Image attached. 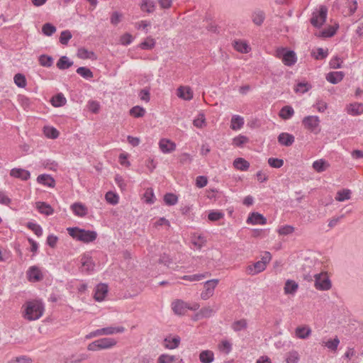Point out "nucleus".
<instances>
[{
  "instance_id": "1",
  "label": "nucleus",
  "mask_w": 363,
  "mask_h": 363,
  "mask_svg": "<svg viewBox=\"0 0 363 363\" xmlns=\"http://www.w3.org/2000/svg\"><path fill=\"white\" fill-rule=\"evenodd\" d=\"M67 230L72 238L84 243L93 242L97 238V233L94 230H86L78 227L67 228Z\"/></svg>"
},
{
  "instance_id": "2",
  "label": "nucleus",
  "mask_w": 363,
  "mask_h": 363,
  "mask_svg": "<svg viewBox=\"0 0 363 363\" xmlns=\"http://www.w3.org/2000/svg\"><path fill=\"white\" fill-rule=\"evenodd\" d=\"M44 306L38 301H30L26 308V318L29 320L39 319L43 314Z\"/></svg>"
},
{
  "instance_id": "3",
  "label": "nucleus",
  "mask_w": 363,
  "mask_h": 363,
  "mask_svg": "<svg viewBox=\"0 0 363 363\" xmlns=\"http://www.w3.org/2000/svg\"><path fill=\"white\" fill-rule=\"evenodd\" d=\"M328 14V8L322 5L319 7V11L313 13L311 18V23L315 28H320L326 21Z\"/></svg>"
},
{
  "instance_id": "4",
  "label": "nucleus",
  "mask_w": 363,
  "mask_h": 363,
  "mask_svg": "<svg viewBox=\"0 0 363 363\" xmlns=\"http://www.w3.org/2000/svg\"><path fill=\"white\" fill-rule=\"evenodd\" d=\"M313 277L315 278L314 285L317 289L326 291L331 288V281L327 275L323 274H315Z\"/></svg>"
},
{
  "instance_id": "5",
  "label": "nucleus",
  "mask_w": 363,
  "mask_h": 363,
  "mask_svg": "<svg viewBox=\"0 0 363 363\" xmlns=\"http://www.w3.org/2000/svg\"><path fill=\"white\" fill-rule=\"evenodd\" d=\"M278 55L281 58L283 63L286 66H292L296 62V55L293 50H286L282 48L278 51Z\"/></svg>"
},
{
  "instance_id": "6",
  "label": "nucleus",
  "mask_w": 363,
  "mask_h": 363,
  "mask_svg": "<svg viewBox=\"0 0 363 363\" xmlns=\"http://www.w3.org/2000/svg\"><path fill=\"white\" fill-rule=\"evenodd\" d=\"M302 123L304 127L311 132L318 133L320 130H317L319 127L320 119L317 116H308L303 118Z\"/></svg>"
},
{
  "instance_id": "7",
  "label": "nucleus",
  "mask_w": 363,
  "mask_h": 363,
  "mask_svg": "<svg viewBox=\"0 0 363 363\" xmlns=\"http://www.w3.org/2000/svg\"><path fill=\"white\" fill-rule=\"evenodd\" d=\"M218 281V279H213L208 280L204 283L205 290L201 293V298L203 300H206L213 296L214 289L216 287Z\"/></svg>"
},
{
  "instance_id": "8",
  "label": "nucleus",
  "mask_w": 363,
  "mask_h": 363,
  "mask_svg": "<svg viewBox=\"0 0 363 363\" xmlns=\"http://www.w3.org/2000/svg\"><path fill=\"white\" fill-rule=\"evenodd\" d=\"M246 222L252 225H264L267 223V218L259 213L252 212L249 215Z\"/></svg>"
},
{
  "instance_id": "9",
  "label": "nucleus",
  "mask_w": 363,
  "mask_h": 363,
  "mask_svg": "<svg viewBox=\"0 0 363 363\" xmlns=\"http://www.w3.org/2000/svg\"><path fill=\"white\" fill-rule=\"evenodd\" d=\"M172 308L174 313L184 315L189 310V304L182 300H177L172 303Z\"/></svg>"
},
{
  "instance_id": "10",
  "label": "nucleus",
  "mask_w": 363,
  "mask_h": 363,
  "mask_svg": "<svg viewBox=\"0 0 363 363\" xmlns=\"http://www.w3.org/2000/svg\"><path fill=\"white\" fill-rule=\"evenodd\" d=\"M10 175L13 177L21 179L23 181H26L30 178V173L24 169L13 168L11 170Z\"/></svg>"
},
{
  "instance_id": "11",
  "label": "nucleus",
  "mask_w": 363,
  "mask_h": 363,
  "mask_svg": "<svg viewBox=\"0 0 363 363\" xmlns=\"http://www.w3.org/2000/svg\"><path fill=\"white\" fill-rule=\"evenodd\" d=\"M159 146L163 153H170L175 150L176 144L167 139H161Z\"/></svg>"
},
{
  "instance_id": "12",
  "label": "nucleus",
  "mask_w": 363,
  "mask_h": 363,
  "mask_svg": "<svg viewBox=\"0 0 363 363\" xmlns=\"http://www.w3.org/2000/svg\"><path fill=\"white\" fill-rule=\"evenodd\" d=\"M252 21L257 26H260L266 18V14L264 11L257 9L252 13Z\"/></svg>"
},
{
  "instance_id": "13",
  "label": "nucleus",
  "mask_w": 363,
  "mask_h": 363,
  "mask_svg": "<svg viewBox=\"0 0 363 363\" xmlns=\"http://www.w3.org/2000/svg\"><path fill=\"white\" fill-rule=\"evenodd\" d=\"M107 293L108 286L104 284H100L96 288L94 298L96 301H101L104 299Z\"/></svg>"
},
{
  "instance_id": "14",
  "label": "nucleus",
  "mask_w": 363,
  "mask_h": 363,
  "mask_svg": "<svg viewBox=\"0 0 363 363\" xmlns=\"http://www.w3.org/2000/svg\"><path fill=\"white\" fill-rule=\"evenodd\" d=\"M295 140V138L293 135L288 133H281L278 136V142L284 146H291Z\"/></svg>"
},
{
  "instance_id": "15",
  "label": "nucleus",
  "mask_w": 363,
  "mask_h": 363,
  "mask_svg": "<svg viewBox=\"0 0 363 363\" xmlns=\"http://www.w3.org/2000/svg\"><path fill=\"white\" fill-rule=\"evenodd\" d=\"M77 56L82 60H96L97 57L94 52L88 50L85 48H80L77 50Z\"/></svg>"
},
{
  "instance_id": "16",
  "label": "nucleus",
  "mask_w": 363,
  "mask_h": 363,
  "mask_svg": "<svg viewBox=\"0 0 363 363\" xmlns=\"http://www.w3.org/2000/svg\"><path fill=\"white\" fill-rule=\"evenodd\" d=\"M71 209L72 210L74 215L79 217H84L88 213L87 208L84 204L79 202L74 203L71 206Z\"/></svg>"
},
{
  "instance_id": "17",
  "label": "nucleus",
  "mask_w": 363,
  "mask_h": 363,
  "mask_svg": "<svg viewBox=\"0 0 363 363\" xmlns=\"http://www.w3.org/2000/svg\"><path fill=\"white\" fill-rule=\"evenodd\" d=\"M345 77L343 72H330L326 75L328 82L333 84H336L341 82Z\"/></svg>"
},
{
  "instance_id": "18",
  "label": "nucleus",
  "mask_w": 363,
  "mask_h": 363,
  "mask_svg": "<svg viewBox=\"0 0 363 363\" xmlns=\"http://www.w3.org/2000/svg\"><path fill=\"white\" fill-rule=\"evenodd\" d=\"M265 265L263 262H256L252 265H249L247 267V272L249 274L255 275L259 272H263L265 269Z\"/></svg>"
},
{
  "instance_id": "19",
  "label": "nucleus",
  "mask_w": 363,
  "mask_h": 363,
  "mask_svg": "<svg viewBox=\"0 0 363 363\" xmlns=\"http://www.w3.org/2000/svg\"><path fill=\"white\" fill-rule=\"evenodd\" d=\"M27 275L29 280H33L35 281H38L43 278L40 270L36 266L30 267L27 272Z\"/></svg>"
},
{
  "instance_id": "20",
  "label": "nucleus",
  "mask_w": 363,
  "mask_h": 363,
  "mask_svg": "<svg viewBox=\"0 0 363 363\" xmlns=\"http://www.w3.org/2000/svg\"><path fill=\"white\" fill-rule=\"evenodd\" d=\"M37 182L49 187H54L55 184V179L50 174H40L37 177Z\"/></svg>"
},
{
  "instance_id": "21",
  "label": "nucleus",
  "mask_w": 363,
  "mask_h": 363,
  "mask_svg": "<svg viewBox=\"0 0 363 363\" xmlns=\"http://www.w3.org/2000/svg\"><path fill=\"white\" fill-rule=\"evenodd\" d=\"M36 208L40 213L46 216H50L54 213L53 208L50 205L45 202L38 201L36 203Z\"/></svg>"
},
{
  "instance_id": "22",
  "label": "nucleus",
  "mask_w": 363,
  "mask_h": 363,
  "mask_svg": "<svg viewBox=\"0 0 363 363\" xmlns=\"http://www.w3.org/2000/svg\"><path fill=\"white\" fill-rule=\"evenodd\" d=\"M101 333V335H109L115 333H121L125 331V328L123 326L119 327H106L101 329H99Z\"/></svg>"
},
{
  "instance_id": "23",
  "label": "nucleus",
  "mask_w": 363,
  "mask_h": 363,
  "mask_svg": "<svg viewBox=\"0 0 363 363\" xmlns=\"http://www.w3.org/2000/svg\"><path fill=\"white\" fill-rule=\"evenodd\" d=\"M312 166L317 172L321 173L325 171L330 167V164L326 160L320 159L314 161Z\"/></svg>"
},
{
  "instance_id": "24",
  "label": "nucleus",
  "mask_w": 363,
  "mask_h": 363,
  "mask_svg": "<svg viewBox=\"0 0 363 363\" xmlns=\"http://www.w3.org/2000/svg\"><path fill=\"white\" fill-rule=\"evenodd\" d=\"M73 64V61L69 60L68 57L64 55L60 57L56 65L59 69L65 70L72 67Z\"/></svg>"
},
{
  "instance_id": "25",
  "label": "nucleus",
  "mask_w": 363,
  "mask_h": 363,
  "mask_svg": "<svg viewBox=\"0 0 363 363\" xmlns=\"http://www.w3.org/2000/svg\"><path fill=\"white\" fill-rule=\"evenodd\" d=\"M233 166L238 170L247 171L250 167V162L242 157H238L233 161Z\"/></svg>"
},
{
  "instance_id": "26",
  "label": "nucleus",
  "mask_w": 363,
  "mask_h": 363,
  "mask_svg": "<svg viewBox=\"0 0 363 363\" xmlns=\"http://www.w3.org/2000/svg\"><path fill=\"white\" fill-rule=\"evenodd\" d=\"M298 288V284L293 280L288 279L284 286V293L286 294H294L296 293Z\"/></svg>"
},
{
  "instance_id": "27",
  "label": "nucleus",
  "mask_w": 363,
  "mask_h": 363,
  "mask_svg": "<svg viewBox=\"0 0 363 363\" xmlns=\"http://www.w3.org/2000/svg\"><path fill=\"white\" fill-rule=\"evenodd\" d=\"M294 114V108L291 106H284L279 111V116L284 120L291 118Z\"/></svg>"
},
{
  "instance_id": "28",
  "label": "nucleus",
  "mask_w": 363,
  "mask_h": 363,
  "mask_svg": "<svg viewBox=\"0 0 363 363\" xmlns=\"http://www.w3.org/2000/svg\"><path fill=\"white\" fill-rule=\"evenodd\" d=\"M98 343H99L100 349L105 350L112 347L116 345V341L113 338L109 337H104L98 340Z\"/></svg>"
},
{
  "instance_id": "29",
  "label": "nucleus",
  "mask_w": 363,
  "mask_h": 363,
  "mask_svg": "<svg viewBox=\"0 0 363 363\" xmlns=\"http://www.w3.org/2000/svg\"><path fill=\"white\" fill-rule=\"evenodd\" d=\"M199 359L202 363H211L214 359L213 352L211 350H203L199 354Z\"/></svg>"
},
{
  "instance_id": "30",
  "label": "nucleus",
  "mask_w": 363,
  "mask_h": 363,
  "mask_svg": "<svg viewBox=\"0 0 363 363\" xmlns=\"http://www.w3.org/2000/svg\"><path fill=\"white\" fill-rule=\"evenodd\" d=\"M244 125V119L242 117L235 115L231 118L230 128L233 130H237L240 129Z\"/></svg>"
},
{
  "instance_id": "31",
  "label": "nucleus",
  "mask_w": 363,
  "mask_h": 363,
  "mask_svg": "<svg viewBox=\"0 0 363 363\" xmlns=\"http://www.w3.org/2000/svg\"><path fill=\"white\" fill-rule=\"evenodd\" d=\"M177 95L179 98L185 100H190L193 97V93L191 90L188 87L181 86L178 89Z\"/></svg>"
},
{
  "instance_id": "32",
  "label": "nucleus",
  "mask_w": 363,
  "mask_h": 363,
  "mask_svg": "<svg viewBox=\"0 0 363 363\" xmlns=\"http://www.w3.org/2000/svg\"><path fill=\"white\" fill-rule=\"evenodd\" d=\"M140 9L147 13H152L155 10V2L153 0H143L140 4Z\"/></svg>"
},
{
  "instance_id": "33",
  "label": "nucleus",
  "mask_w": 363,
  "mask_h": 363,
  "mask_svg": "<svg viewBox=\"0 0 363 363\" xmlns=\"http://www.w3.org/2000/svg\"><path fill=\"white\" fill-rule=\"evenodd\" d=\"M247 327V322L246 319H240L235 320L233 323L231 328L235 332H239L246 329Z\"/></svg>"
},
{
  "instance_id": "34",
  "label": "nucleus",
  "mask_w": 363,
  "mask_h": 363,
  "mask_svg": "<svg viewBox=\"0 0 363 363\" xmlns=\"http://www.w3.org/2000/svg\"><path fill=\"white\" fill-rule=\"evenodd\" d=\"M81 262L82 267H84L86 272H89L94 270V264L91 257L84 255L81 259Z\"/></svg>"
},
{
  "instance_id": "35",
  "label": "nucleus",
  "mask_w": 363,
  "mask_h": 363,
  "mask_svg": "<svg viewBox=\"0 0 363 363\" xmlns=\"http://www.w3.org/2000/svg\"><path fill=\"white\" fill-rule=\"evenodd\" d=\"M66 99L62 94H57L52 98L51 103L55 107H60L66 104Z\"/></svg>"
},
{
  "instance_id": "36",
  "label": "nucleus",
  "mask_w": 363,
  "mask_h": 363,
  "mask_svg": "<svg viewBox=\"0 0 363 363\" xmlns=\"http://www.w3.org/2000/svg\"><path fill=\"white\" fill-rule=\"evenodd\" d=\"M295 333L298 338L306 339L311 335V330L308 327H298Z\"/></svg>"
},
{
  "instance_id": "37",
  "label": "nucleus",
  "mask_w": 363,
  "mask_h": 363,
  "mask_svg": "<svg viewBox=\"0 0 363 363\" xmlns=\"http://www.w3.org/2000/svg\"><path fill=\"white\" fill-rule=\"evenodd\" d=\"M210 274L206 273L203 274H196L193 275H184L182 277L183 280L189 281H201L206 278V277L209 276Z\"/></svg>"
},
{
  "instance_id": "38",
  "label": "nucleus",
  "mask_w": 363,
  "mask_h": 363,
  "mask_svg": "<svg viewBox=\"0 0 363 363\" xmlns=\"http://www.w3.org/2000/svg\"><path fill=\"white\" fill-rule=\"evenodd\" d=\"M77 73L86 79L93 77L94 74L91 69L86 67H79L77 69Z\"/></svg>"
},
{
  "instance_id": "39",
  "label": "nucleus",
  "mask_w": 363,
  "mask_h": 363,
  "mask_svg": "<svg viewBox=\"0 0 363 363\" xmlns=\"http://www.w3.org/2000/svg\"><path fill=\"white\" fill-rule=\"evenodd\" d=\"M38 60L40 65L45 67H50L53 64V58L47 55H41Z\"/></svg>"
},
{
  "instance_id": "40",
  "label": "nucleus",
  "mask_w": 363,
  "mask_h": 363,
  "mask_svg": "<svg viewBox=\"0 0 363 363\" xmlns=\"http://www.w3.org/2000/svg\"><path fill=\"white\" fill-rule=\"evenodd\" d=\"M13 80L16 85L20 88H24L27 84L26 77L21 73L15 74Z\"/></svg>"
},
{
  "instance_id": "41",
  "label": "nucleus",
  "mask_w": 363,
  "mask_h": 363,
  "mask_svg": "<svg viewBox=\"0 0 363 363\" xmlns=\"http://www.w3.org/2000/svg\"><path fill=\"white\" fill-rule=\"evenodd\" d=\"M44 134L45 135L51 139H55L59 136L58 130L53 127H45L44 128Z\"/></svg>"
},
{
  "instance_id": "42",
  "label": "nucleus",
  "mask_w": 363,
  "mask_h": 363,
  "mask_svg": "<svg viewBox=\"0 0 363 363\" xmlns=\"http://www.w3.org/2000/svg\"><path fill=\"white\" fill-rule=\"evenodd\" d=\"M350 195H351V191L350 189H343L342 191H339L337 193V196H336L335 199L338 201H344L345 200L350 199Z\"/></svg>"
},
{
  "instance_id": "43",
  "label": "nucleus",
  "mask_w": 363,
  "mask_h": 363,
  "mask_svg": "<svg viewBox=\"0 0 363 363\" xmlns=\"http://www.w3.org/2000/svg\"><path fill=\"white\" fill-rule=\"evenodd\" d=\"M164 341L167 342L166 344V347L168 349L173 350L178 347L180 343V337L179 336H176L172 338L171 340L166 338Z\"/></svg>"
},
{
  "instance_id": "44",
  "label": "nucleus",
  "mask_w": 363,
  "mask_h": 363,
  "mask_svg": "<svg viewBox=\"0 0 363 363\" xmlns=\"http://www.w3.org/2000/svg\"><path fill=\"white\" fill-rule=\"evenodd\" d=\"M42 31L44 35L51 36L56 32V27L50 23H46L43 26Z\"/></svg>"
},
{
  "instance_id": "45",
  "label": "nucleus",
  "mask_w": 363,
  "mask_h": 363,
  "mask_svg": "<svg viewBox=\"0 0 363 363\" xmlns=\"http://www.w3.org/2000/svg\"><path fill=\"white\" fill-rule=\"evenodd\" d=\"M177 196L172 193H167L164 196V201L168 206H173L177 203Z\"/></svg>"
},
{
  "instance_id": "46",
  "label": "nucleus",
  "mask_w": 363,
  "mask_h": 363,
  "mask_svg": "<svg viewBox=\"0 0 363 363\" xmlns=\"http://www.w3.org/2000/svg\"><path fill=\"white\" fill-rule=\"evenodd\" d=\"M145 113V110L139 106H133L130 110V114L135 118L143 117Z\"/></svg>"
},
{
  "instance_id": "47",
  "label": "nucleus",
  "mask_w": 363,
  "mask_h": 363,
  "mask_svg": "<svg viewBox=\"0 0 363 363\" xmlns=\"http://www.w3.org/2000/svg\"><path fill=\"white\" fill-rule=\"evenodd\" d=\"M26 226L28 229L31 230L38 237H40L43 235V229L40 225L32 222H28L27 223Z\"/></svg>"
},
{
  "instance_id": "48",
  "label": "nucleus",
  "mask_w": 363,
  "mask_h": 363,
  "mask_svg": "<svg viewBox=\"0 0 363 363\" xmlns=\"http://www.w3.org/2000/svg\"><path fill=\"white\" fill-rule=\"evenodd\" d=\"M311 88V86L308 82H298L296 84L294 91L297 93L299 92L301 94H304L307 92Z\"/></svg>"
},
{
  "instance_id": "49",
  "label": "nucleus",
  "mask_w": 363,
  "mask_h": 363,
  "mask_svg": "<svg viewBox=\"0 0 363 363\" xmlns=\"http://www.w3.org/2000/svg\"><path fill=\"white\" fill-rule=\"evenodd\" d=\"M105 199L108 203L111 205H116L118 203L119 198L118 194L113 193V191H108L105 195Z\"/></svg>"
},
{
  "instance_id": "50",
  "label": "nucleus",
  "mask_w": 363,
  "mask_h": 363,
  "mask_svg": "<svg viewBox=\"0 0 363 363\" xmlns=\"http://www.w3.org/2000/svg\"><path fill=\"white\" fill-rule=\"evenodd\" d=\"M249 141L248 138L245 135H238L233 139V145L236 147H241Z\"/></svg>"
},
{
  "instance_id": "51",
  "label": "nucleus",
  "mask_w": 363,
  "mask_h": 363,
  "mask_svg": "<svg viewBox=\"0 0 363 363\" xmlns=\"http://www.w3.org/2000/svg\"><path fill=\"white\" fill-rule=\"evenodd\" d=\"M339 344H340V340L336 336L334 339L328 340L327 342H325V346L327 347L329 350H330L332 351H336Z\"/></svg>"
},
{
  "instance_id": "52",
  "label": "nucleus",
  "mask_w": 363,
  "mask_h": 363,
  "mask_svg": "<svg viewBox=\"0 0 363 363\" xmlns=\"http://www.w3.org/2000/svg\"><path fill=\"white\" fill-rule=\"evenodd\" d=\"M234 48L238 52L242 53H247L250 50V48L246 43L235 41Z\"/></svg>"
},
{
  "instance_id": "53",
  "label": "nucleus",
  "mask_w": 363,
  "mask_h": 363,
  "mask_svg": "<svg viewBox=\"0 0 363 363\" xmlns=\"http://www.w3.org/2000/svg\"><path fill=\"white\" fill-rule=\"evenodd\" d=\"M72 37V35L69 30H63L60 34V42L61 44L66 45Z\"/></svg>"
},
{
  "instance_id": "54",
  "label": "nucleus",
  "mask_w": 363,
  "mask_h": 363,
  "mask_svg": "<svg viewBox=\"0 0 363 363\" xmlns=\"http://www.w3.org/2000/svg\"><path fill=\"white\" fill-rule=\"evenodd\" d=\"M193 124L195 127L201 128L206 125L205 115L203 113H200L198 117L194 120Z\"/></svg>"
},
{
  "instance_id": "55",
  "label": "nucleus",
  "mask_w": 363,
  "mask_h": 363,
  "mask_svg": "<svg viewBox=\"0 0 363 363\" xmlns=\"http://www.w3.org/2000/svg\"><path fill=\"white\" fill-rule=\"evenodd\" d=\"M155 45V40L149 37L145 41L140 43V48L143 50H150L154 48Z\"/></svg>"
},
{
  "instance_id": "56",
  "label": "nucleus",
  "mask_w": 363,
  "mask_h": 363,
  "mask_svg": "<svg viewBox=\"0 0 363 363\" xmlns=\"http://www.w3.org/2000/svg\"><path fill=\"white\" fill-rule=\"evenodd\" d=\"M268 164L274 168H280L284 164V160L281 159L270 157L268 159Z\"/></svg>"
},
{
  "instance_id": "57",
  "label": "nucleus",
  "mask_w": 363,
  "mask_h": 363,
  "mask_svg": "<svg viewBox=\"0 0 363 363\" xmlns=\"http://www.w3.org/2000/svg\"><path fill=\"white\" fill-rule=\"evenodd\" d=\"M349 111L353 115H359L363 112V105L361 104H351Z\"/></svg>"
},
{
  "instance_id": "58",
  "label": "nucleus",
  "mask_w": 363,
  "mask_h": 363,
  "mask_svg": "<svg viewBox=\"0 0 363 363\" xmlns=\"http://www.w3.org/2000/svg\"><path fill=\"white\" fill-rule=\"evenodd\" d=\"M224 214L220 211H211L208 215V218L211 221H217L223 218Z\"/></svg>"
},
{
  "instance_id": "59",
  "label": "nucleus",
  "mask_w": 363,
  "mask_h": 363,
  "mask_svg": "<svg viewBox=\"0 0 363 363\" xmlns=\"http://www.w3.org/2000/svg\"><path fill=\"white\" fill-rule=\"evenodd\" d=\"M294 230V228L292 227L291 225H284L281 228H280L279 230H278V233L279 235H289L291 233H292Z\"/></svg>"
},
{
  "instance_id": "60",
  "label": "nucleus",
  "mask_w": 363,
  "mask_h": 363,
  "mask_svg": "<svg viewBox=\"0 0 363 363\" xmlns=\"http://www.w3.org/2000/svg\"><path fill=\"white\" fill-rule=\"evenodd\" d=\"M205 242L206 240L201 235L192 240V244L198 249H201L205 245Z\"/></svg>"
},
{
  "instance_id": "61",
  "label": "nucleus",
  "mask_w": 363,
  "mask_h": 363,
  "mask_svg": "<svg viewBox=\"0 0 363 363\" xmlns=\"http://www.w3.org/2000/svg\"><path fill=\"white\" fill-rule=\"evenodd\" d=\"M219 349L221 351H224L226 354H228L232 350V346L228 341L223 340L219 345Z\"/></svg>"
},
{
  "instance_id": "62",
  "label": "nucleus",
  "mask_w": 363,
  "mask_h": 363,
  "mask_svg": "<svg viewBox=\"0 0 363 363\" xmlns=\"http://www.w3.org/2000/svg\"><path fill=\"white\" fill-rule=\"evenodd\" d=\"M122 15L118 11H114L111 16V24L116 26L121 21Z\"/></svg>"
},
{
  "instance_id": "63",
  "label": "nucleus",
  "mask_w": 363,
  "mask_h": 363,
  "mask_svg": "<svg viewBox=\"0 0 363 363\" xmlns=\"http://www.w3.org/2000/svg\"><path fill=\"white\" fill-rule=\"evenodd\" d=\"M88 358V355L86 354H80L78 356L73 355L71 357L70 363H80L81 362L86 359Z\"/></svg>"
},
{
  "instance_id": "64",
  "label": "nucleus",
  "mask_w": 363,
  "mask_h": 363,
  "mask_svg": "<svg viewBox=\"0 0 363 363\" xmlns=\"http://www.w3.org/2000/svg\"><path fill=\"white\" fill-rule=\"evenodd\" d=\"M13 363H31L32 359L26 356L17 357L12 360Z\"/></svg>"
}]
</instances>
